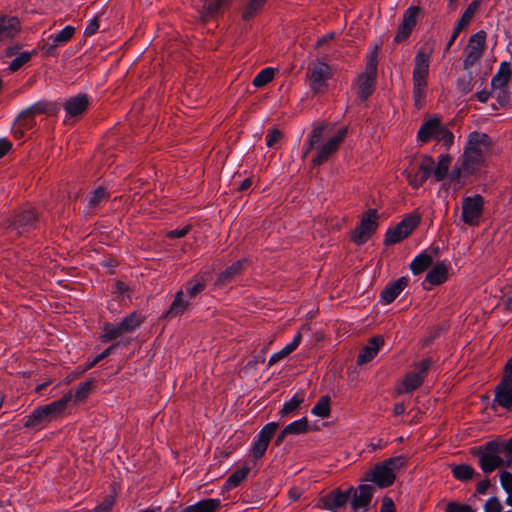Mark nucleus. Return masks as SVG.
I'll use <instances>...</instances> for the list:
<instances>
[{
	"mask_svg": "<svg viewBox=\"0 0 512 512\" xmlns=\"http://www.w3.org/2000/svg\"><path fill=\"white\" fill-rule=\"evenodd\" d=\"M489 147L487 134L472 132L467 141L460 164L451 172V180L456 181L463 175H472L477 172L484 162V153Z\"/></svg>",
	"mask_w": 512,
	"mask_h": 512,
	"instance_id": "1",
	"label": "nucleus"
},
{
	"mask_svg": "<svg viewBox=\"0 0 512 512\" xmlns=\"http://www.w3.org/2000/svg\"><path fill=\"white\" fill-rule=\"evenodd\" d=\"M72 400V392L65 394L59 400L50 404L37 407L24 423V427L33 428L40 425L50 423L59 418L67 409L69 402Z\"/></svg>",
	"mask_w": 512,
	"mask_h": 512,
	"instance_id": "2",
	"label": "nucleus"
},
{
	"mask_svg": "<svg viewBox=\"0 0 512 512\" xmlns=\"http://www.w3.org/2000/svg\"><path fill=\"white\" fill-rule=\"evenodd\" d=\"M430 53L419 50L414 59L413 69V98L417 108H421L427 91Z\"/></svg>",
	"mask_w": 512,
	"mask_h": 512,
	"instance_id": "3",
	"label": "nucleus"
},
{
	"mask_svg": "<svg viewBox=\"0 0 512 512\" xmlns=\"http://www.w3.org/2000/svg\"><path fill=\"white\" fill-rule=\"evenodd\" d=\"M379 46L375 45L367 56L365 71L358 75L356 80L357 95L362 101L367 100L375 89L378 66Z\"/></svg>",
	"mask_w": 512,
	"mask_h": 512,
	"instance_id": "4",
	"label": "nucleus"
},
{
	"mask_svg": "<svg viewBox=\"0 0 512 512\" xmlns=\"http://www.w3.org/2000/svg\"><path fill=\"white\" fill-rule=\"evenodd\" d=\"M433 364L430 357L424 358L413 366V370L406 373L403 379L397 384L396 392L398 394L411 393L419 388L424 382L425 377Z\"/></svg>",
	"mask_w": 512,
	"mask_h": 512,
	"instance_id": "5",
	"label": "nucleus"
},
{
	"mask_svg": "<svg viewBox=\"0 0 512 512\" xmlns=\"http://www.w3.org/2000/svg\"><path fill=\"white\" fill-rule=\"evenodd\" d=\"M414 159H410V165L404 170V175L411 187L418 189L421 187L429 176L432 174L434 168V160L429 155L421 157L420 163L417 167L413 166Z\"/></svg>",
	"mask_w": 512,
	"mask_h": 512,
	"instance_id": "6",
	"label": "nucleus"
},
{
	"mask_svg": "<svg viewBox=\"0 0 512 512\" xmlns=\"http://www.w3.org/2000/svg\"><path fill=\"white\" fill-rule=\"evenodd\" d=\"M332 76V70L328 64L323 61L312 63L307 72L309 87L312 92L319 94L324 93L327 89V81Z\"/></svg>",
	"mask_w": 512,
	"mask_h": 512,
	"instance_id": "7",
	"label": "nucleus"
},
{
	"mask_svg": "<svg viewBox=\"0 0 512 512\" xmlns=\"http://www.w3.org/2000/svg\"><path fill=\"white\" fill-rule=\"evenodd\" d=\"M419 223V215H408L396 226L387 230L384 244L389 246L401 242L412 233Z\"/></svg>",
	"mask_w": 512,
	"mask_h": 512,
	"instance_id": "8",
	"label": "nucleus"
},
{
	"mask_svg": "<svg viewBox=\"0 0 512 512\" xmlns=\"http://www.w3.org/2000/svg\"><path fill=\"white\" fill-rule=\"evenodd\" d=\"M378 215L375 209H369L362 217L359 225L354 229L351 239L357 245L368 241L378 227Z\"/></svg>",
	"mask_w": 512,
	"mask_h": 512,
	"instance_id": "9",
	"label": "nucleus"
},
{
	"mask_svg": "<svg viewBox=\"0 0 512 512\" xmlns=\"http://www.w3.org/2000/svg\"><path fill=\"white\" fill-rule=\"evenodd\" d=\"M485 43V31H479L469 38L468 44L464 49L465 58L463 61V67L465 70L470 69L480 60L484 52Z\"/></svg>",
	"mask_w": 512,
	"mask_h": 512,
	"instance_id": "10",
	"label": "nucleus"
},
{
	"mask_svg": "<svg viewBox=\"0 0 512 512\" xmlns=\"http://www.w3.org/2000/svg\"><path fill=\"white\" fill-rule=\"evenodd\" d=\"M484 199L477 194L473 197H465L462 201V220L465 224L476 226L483 213Z\"/></svg>",
	"mask_w": 512,
	"mask_h": 512,
	"instance_id": "11",
	"label": "nucleus"
},
{
	"mask_svg": "<svg viewBox=\"0 0 512 512\" xmlns=\"http://www.w3.org/2000/svg\"><path fill=\"white\" fill-rule=\"evenodd\" d=\"M37 214L33 209L18 213L8 227V232L14 236H21L35 227Z\"/></svg>",
	"mask_w": 512,
	"mask_h": 512,
	"instance_id": "12",
	"label": "nucleus"
},
{
	"mask_svg": "<svg viewBox=\"0 0 512 512\" xmlns=\"http://www.w3.org/2000/svg\"><path fill=\"white\" fill-rule=\"evenodd\" d=\"M347 132L348 129L346 127L342 128L334 137L330 138L325 144H323L318 150L317 155L312 160V163L314 165H322L328 161L330 156H332L339 149L347 135Z\"/></svg>",
	"mask_w": 512,
	"mask_h": 512,
	"instance_id": "13",
	"label": "nucleus"
},
{
	"mask_svg": "<svg viewBox=\"0 0 512 512\" xmlns=\"http://www.w3.org/2000/svg\"><path fill=\"white\" fill-rule=\"evenodd\" d=\"M278 429L276 422L266 424L258 434L257 440L251 448V455L255 460L261 459L268 448V445Z\"/></svg>",
	"mask_w": 512,
	"mask_h": 512,
	"instance_id": "14",
	"label": "nucleus"
},
{
	"mask_svg": "<svg viewBox=\"0 0 512 512\" xmlns=\"http://www.w3.org/2000/svg\"><path fill=\"white\" fill-rule=\"evenodd\" d=\"M420 13V7L419 6H412L408 8L402 19V23L398 27V31L395 35L394 41L396 43H401L405 41L411 34L413 28L416 25L417 17Z\"/></svg>",
	"mask_w": 512,
	"mask_h": 512,
	"instance_id": "15",
	"label": "nucleus"
},
{
	"mask_svg": "<svg viewBox=\"0 0 512 512\" xmlns=\"http://www.w3.org/2000/svg\"><path fill=\"white\" fill-rule=\"evenodd\" d=\"M395 479V473H392L391 468H388L383 462L376 464L366 477V480L372 481L380 488L391 486Z\"/></svg>",
	"mask_w": 512,
	"mask_h": 512,
	"instance_id": "16",
	"label": "nucleus"
},
{
	"mask_svg": "<svg viewBox=\"0 0 512 512\" xmlns=\"http://www.w3.org/2000/svg\"><path fill=\"white\" fill-rule=\"evenodd\" d=\"M351 493L352 488L346 492H342L339 489H336L327 495L322 496L320 501L323 505V508L336 511L337 509L342 508L348 502Z\"/></svg>",
	"mask_w": 512,
	"mask_h": 512,
	"instance_id": "17",
	"label": "nucleus"
},
{
	"mask_svg": "<svg viewBox=\"0 0 512 512\" xmlns=\"http://www.w3.org/2000/svg\"><path fill=\"white\" fill-rule=\"evenodd\" d=\"M443 127L444 125H442L440 118L432 117L421 125L417 138L423 143L431 139H437Z\"/></svg>",
	"mask_w": 512,
	"mask_h": 512,
	"instance_id": "18",
	"label": "nucleus"
},
{
	"mask_svg": "<svg viewBox=\"0 0 512 512\" xmlns=\"http://www.w3.org/2000/svg\"><path fill=\"white\" fill-rule=\"evenodd\" d=\"M506 370H512V358L506 364ZM499 405L510 407L512 405V378H504L496 389V399Z\"/></svg>",
	"mask_w": 512,
	"mask_h": 512,
	"instance_id": "19",
	"label": "nucleus"
},
{
	"mask_svg": "<svg viewBox=\"0 0 512 512\" xmlns=\"http://www.w3.org/2000/svg\"><path fill=\"white\" fill-rule=\"evenodd\" d=\"M481 4V0H474L469 7L465 10L461 18L459 19L456 27L454 28V31L450 37V40L448 41L445 51H448L456 38L458 37L459 33L470 23L472 20L475 12L479 8Z\"/></svg>",
	"mask_w": 512,
	"mask_h": 512,
	"instance_id": "20",
	"label": "nucleus"
},
{
	"mask_svg": "<svg viewBox=\"0 0 512 512\" xmlns=\"http://www.w3.org/2000/svg\"><path fill=\"white\" fill-rule=\"evenodd\" d=\"M21 30L20 21L16 17H0V42L8 41L18 35Z\"/></svg>",
	"mask_w": 512,
	"mask_h": 512,
	"instance_id": "21",
	"label": "nucleus"
},
{
	"mask_svg": "<svg viewBox=\"0 0 512 512\" xmlns=\"http://www.w3.org/2000/svg\"><path fill=\"white\" fill-rule=\"evenodd\" d=\"M384 344V339L381 336L372 337L368 344L363 347L357 357V364L363 365L371 361L378 353L379 348Z\"/></svg>",
	"mask_w": 512,
	"mask_h": 512,
	"instance_id": "22",
	"label": "nucleus"
},
{
	"mask_svg": "<svg viewBox=\"0 0 512 512\" xmlns=\"http://www.w3.org/2000/svg\"><path fill=\"white\" fill-rule=\"evenodd\" d=\"M353 499H352V507L357 510L361 508H366L371 502L373 495V487L369 484H363L358 487V490H354Z\"/></svg>",
	"mask_w": 512,
	"mask_h": 512,
	"instance_id": "23",
	"label": "nucleus"
},
{
	"mask_svg": "<svg viewBox=\"0 0 512 512\" xmlns=\"http://www.w3.org/2000/svg\"><path fill=\"white\" fill-rule=\"evenodd\" d=\"M89 105L88 98L85 94H79L68 99L64 105L65 111L71 117H75L84 113Z\"/></svg>",
	"mask_w": 512,
	"mask_h": 512,
	"instance_id": "24",
	"label": "nucleus"
},
{
	"mask_svg": "<svg viewBox=\"0 0 512 512\" xmlns=\"http://www.w3.org/2000/svg\"><path fill=\"white\" fill-rule=\"evenodd\" d=\"M408 285V279L401 277L395 282L388 284L381 292V298L386 304L392 303Z\"/></svg>",
	"mask_w": 512,
	"mask_h": 512,
	"instance_id": "25",
	"label": "nucleus"
},
{
	"mask_svg": "<svg viewBox=\"0 0 512 512\" xmlns=\"http://www.w3.org/2000/svg\"><path fill=\"white\" fill-rule=\"evenodd\" d=\"M246 262L247 261L245 259L234 262L231 266H229L219 274L215 281V285L224 286L227 283L231 282L236 276L241 274Z\"/></svg>",
	"mask_w": 512,
	"mask_h": 512,
	"instance_id": "26",
	"label": "nucleus"
},
{
	"mask_svg": "<svg viewBox=\"0 0 512 512\" xmlns=\"http://www.w3.org/2000/svg\"><path fill=\"white\" fill-rule=\"evenodd\" d=\"M512 77V69L509 63H501L498 72L492 77L491 86L493 91L498 88H507Z\"/></svg>",
	"mask_w": 512,
	"mask_h": 512,
	"instance_id": "27",
	"label": "nucleus"
},
{
	"mask_svg": "<svg viewBox=\"0 0 512 512\" xmlns=\"http://www.w3.org/2000/svg\"><path fill=\"white\" fill-rule=\"evenodd\" d=\"M183 291L179 290L175 294V298L173 302L171 303L170 308L166 313L164 314L163 318L165 319H172L178 316H181L185 311L189 308V302L184 300L183 298Z\"/></svg>",
	"mask_w": 512,
	"mask_h": 512,
	"instance_id": "28",
	"label": "nucleus"
},
{
	"mask_svg": "<svg viewBox=\"0 0 512 512\" xmlns=\"http://www.w3.org/2000/svg\"><path fill=\"white\" fill-rule=\"evenodd\" d=\"M220 506L219 499L208 498L185 507L181 512H217Z\"/></svg>",
	"mask_w": 512,
	"mask_h": 512,
	"instance_id": "29",
	"label": "nucleus"
},
{
	"mask_svg": "<svg viewBox=\"0 0 512 512\" xmlns=\"http://www.w3.org/2000/svg\"><path fill=\"white\" fill-rule=\"evenodd\" d=\"M210 278L209 273L197 274L194 278L186 284V291L190 298L196 297L199 293H201Z\"/></svg>",
	"mask_w": 512,
	"mask_h": 512,
	"instance_id": "30",
	"label": "nucleus"
},
{
	"mask_svg": "<svg viewBox=\"0 0 512 512\" xmlns=\"http://www.w3.org/2000/svg\"><path fill=\"white\" fill-rule=\"evenodd\" d=\"M479 458V465L484 473H491L497 468L503 466L504 461L500 456H490L485 454L474 453Z\"/></svg>",
	"mask_w": 512,
	"mask_h": 512,
	"instance_id": "31",
	"label": "nucleus"
},
{
	"mask_svg": "<svg viewBox=\"0 0 512 512\" xmlns=\"http://www.w3.org/2000/svg\"><path fill=\"white\" fill-rule=\"evenodd\" d=\"M448 277L447 265L443 262L437 263L426 275V281L431 285H439Z\"/></svg>",
	"mask_w": 512,
	"mask_h": 512,
	"instance_id": "32",
	"label": "nucleus"
},
{
	"mask_svg": "<svg viewBox=\"0 0 512 512\" xmlns=\"http://www.w3.org/2000/svg\"><path fill=\"white\" fill-rule=\"evenodd\" d=\"M301 340H302L301 332H298L290 344L286 345L281 351L274 353L270 357L268 365L272 366L275 363H277L279 360H281V359L287 357L289 354H291L299 346V344L301 343Z\"/></svg>",
	"mask_w": 512,
	"mask_h": 512,
	"instance_id": "33",
	"label": "nucleus"
},
{
	"mask_svg": "<svg viewBox=\"0 0 512 512\" xmlns=\"http://www.w3.org/2000/svg\"><path fill=\"white\" fill-rule=\"evenodd\" d=\"M452 157L449 154L440 155L437 165H434L432 174L436 181H442L448 174Z\"/></svg>",
	"mask_w": 512,
	"mask_h": 512,
	"instance_id": "34",
	"label": "nucleus"
},
{
	"mask_svg": "<svg viewBox=\"0 0 512 512\" xmlns=\"http://www.w3.org/2000/svg\"><path fill=\"white\" fill-rule=\"evenodd\" d=\"M433 263V257L426 252L418 255L411 263L410 269L411 271L418 275L424 272L426 269L430 267Z\"/></svg>",
	"mask_w": 512,
	"mask_h": 512,
	"instance_id": "35",
	"label": "nucleus"
},
{
	"mask_svg": "<svg viewBox=\"0 0 512 512\" xmlns=\"http://www.w3.org/2000/svg\"><path fill=\"white\" fill-rule=\"evenodd\" d=\"M226 4V0H205L201 18L207 21L209 18L216 15L221 7Z\"/></svg>",
	"mask_w": 512,
	"mask_h": 512,
	"instance_id": "36",
	"label": "nucleus"
},
{
	"mask_svg": "<svg viewBox=\"0 0 512 512\" xmlns=\"http://www.w3.org/2000/svg\"><path fill=\"white\" fill-rule=\"evenodd\" d=\"M453 476L459 481H469L473 478L475 471L468 464H458L451 466Z\"/></svg>",
	"mask_w": 512,
	"mask_h": 512,
	"instance_id": "37",
	"label": "nucleus"
},
{
	"mask_svg": "<svg viewBox=\"0 0 512 512\" xmlns=\"http://www.w3.org/2000/svg\"><path fill=\"white\" fill-rule=\"evenodd\" d=\"M505 444H502L498 441H489L485 443L483 446H480L474 450L473 453L499 456L502 450H504Z\"/></svg>",
	"mask_w": 512,
	"mask_h": 512,
	"instance_id": "38",
	"label": "nucleus"
},
{
	"mask_svg": "<svg viewBox=\"0 0 512 512\" xmlns=\"http://www.w3.org/2000/svg\"><path fill=\"white\" fill-rule=\"evenodd\" d=\"M142 321L143 318L141 315L137 313H131L121 321L120 330L122 329L126 333L132 332L141 325Z\"/></svg>",
	"mask_w": 512,
	"mask_h": 512,
	"instance_id": "39",
	"label": "nucleus"
},
{
	"mask_svg": "<svg viewBox=\"0 0 512 512\" xmlns=\"http://www.w3.org/2000/svg\"><path fill=\"white\" fill-rule=\"evenodd\" d=\"M250 468L244 466L234 471L226 480V488L231 489L237 487L248 475Z\"/></svg>",
	"mask_w": 512,
	"mask_h": 512,
	"instance_id": "40",
	"label": "nucleus"
},
{
	"mask_svg": "<svg viewBox=\"0 0 512 512\" xmlns=\"http://www.w3.org/2000/svg\"><path fill=\"white\" fill-rule=\"evenodd\" d=\"M49 111V103L46 101H39L27 109L22 111V116L25 118H35L37 115L45 114Z\"/></svg>",
	"mask_w": 512,
	"mask_h": 512,
	"instance_id": "41",
	"label": "nucleus"
},
{
	"mask_svg": "<svg viewBox=\"0 0 512 512\" xmlns=\"http://www.w3.org/2000/svg\"><path fill=\"white\" fill-rule=\"evenodd\" d=\"M311 412L312 414L321 418L328 417L331 412L329 396H322L315 404V406L312 408Z\"/></svg>",
	"mask_w": 512,
	"mask_h": 512,
	"instance_id": "42",
	"label": "nucleus"
},
{
	"mask_svg": "<svg viewBox=\"0 0 512 512\" xmlns=\"http://www.w3.org/2000/svg\"><path fill=\"white\" fill-rule=\"evenodd\" d=\"M93 385H94L93 380H88L86 382L81 383L77 387L75 394L74 395L72 394V399L74 400V403L77 404V403L84 401L88 397V395L91 393V391L93 389Z\"/></svg>",
	"mask_w": 512,
	"mask_h": 512,
	"instance_id": "43",
	"label": "nucleus"
},
{
	"mask_svg": "<svg viewBox=\"0 0 512 512\" xmlns=\"http://www.w3.org/2000/svg\"><path fill=\"white\" fill-rule=\"evenodd\" d=\"M267 0H249L242 12V18L249 20L254 17L264 6Z\"/></svg>",
	"mask_w": 512,
	"mask_h": 512,
	"instance_id": "44",
	"label": "nucleus"
},
{
	"mask_svg": "<svg viewBox=\"0 0 512 512\" xmlns=\"http://www.w3.org/2000/svg\"><path fill=\"white\" fill-rule=\"evenodd\" d=\"M308 427V420L307 418L303 417L287 425L284 428V433H288L289 435L303 434L308 431Z\"/></svg>",
	"mask_w": 512,
	"mask_h": 512,
	"instance_id": "45",
	"label": "nucleus"
},
{
	"mask_svg": "<svg viewBox=\"0 0 512 512\" xmlns=\"http://www.w3.org/2000/svg\"><path fill=\"white\" fill-rule=\"evenodd\" d=\"M304 397L302 394L297 393L295 394L292 399L288 402H286L283 406V408L280 410V415L282 417H285L294 411H296L300 405L303 403Z\"/></svg>",
	"mask_w": 512,
	"mask_h": 512,
	"instance_id": "46",
	"label": "nucleus"
},
{
	"mask_svg": "<svg viewBox=\"0 0 512 512\" xmlns=\"http://www.w3.org/2000/svg\"><path fill=\"white\" fill-rule=\"evenodd\" d=\"M103 330H104V333L101 336V339L103 342L112 341V340L126 334V332H124V330H122V329L120 330V323L117 326H113L110 323H106L103 327Z\"/></svg>",
	"mask_w": 512,
	"mask_h": 512,
	"instance_id": "47",
	"label": "nucleus"
},
{
	"mask_svg": "<svg viewBox=\"0 0 512 512\" xmlns=\"http://www.w3.org/2000/svg\"><path fill=\"white\" fill-rule=\"evenodd\" d=\"M274 75L275 70L273 68H265L253 79V85L255 87H263L273 80Z\"/></svg>",
	"mask_w": 512,
	"mask_h": 512,
	"instance_id": "48",
	"label": "nucleus"
},
{
	"mask_svg": "<svg viewBox=\"0 0 512 512\" xmlns=\"http://www.w3.org/2000/svg\"><path fill=\"white\" fill-rule=\"evenodd\" d=\"M75 28L72 26H66L53 38L54 45H63L67 43L74 35Z\"/></svg>",
	"mask_w": 512,
	"mask_h": 512,
	"instance_id": "49",
	"label": "nucleus"
},
{
	"mask_svg": "<svg viewBox=\"0 0 512 512\" xmlns=\"http://www.w3.org/2000/svg\"><path fill=\"white\" fill-rule=\"evenodd\" d=\"M383 463L388 466V468H391V472L395 473V471L400 470L407 464V458L403 455H399L396 457H391L389 459H386L383 461Z\"/></svg>",
	"mask_w": 512,
	"mask_h": 512,
	"instance_id": "50",
	"label": "nucleus"
},
{
	"mask_svg": "<svg viewBox=\"0 0 512 512\" xmlns=\"http://www.w3.org/2000/svg\"><path fill=\"white\" fill-rule=\"evenodd\" d=\"M31 56L32 53L30 52H22L10 63L9 69L12 72L19 70L24 64L30 61Z\"/></svg>",
	"mask_w": 512,
	"mask_h": 512,
	"instance_id": "51",
	"label": "nucleus"
},
{
	"mask_svg": "<svg viewBox=\"0 0 512 512\" xmlns=\"http://www.w3.org/2000/svg\"><path fill=\"white\" fill-rule=\"evenodd\" d=\"M107 198V191L104 188L99 187L93 192V195L89 200V205L90 207H96L101 201L106 200Z\"/></svg>",
	"mask_w": 512,
	"mask_h": 512,
	"instance_id": "52",
	"label": "nucleus"
},
{
	"mask_svg": "<svg viewBox=\"0 0 512 512\" xmlns=\"http://www.w3.org/2000/svg\"><path fill=\"white\" fill-rule=\"evenodd\" d=\"M472 81L473 77L471 73H468L458 80L457 87L463 94H467L472 90Z\"/></svg>",
	"mask_w": 512,
	"mask_h": 512,
	"instance_id": "53",
	"label": "nucleus"
},
{
	"mask_svg": "<svg viewBox=\"0 0 512 512\" xmlns=\"http://www.w3.org/2000/svg\"><path fill=\"white\" fill-rule=\"evenodd\" d=\"M326 128L327 125L322 123L313 129L309 138L311 140V146H315L321 140Z\"/></svg>",
	"mask_w": 512,
	"mask_h": 512,
	"instance_id": "54",
	"label": "nucleus"
},
{
	"mask_svg": "<svg viewBox=\"0 0 512 512\" xmlns=\"http://www.w3.org/2000/svg\"><path fill=\"white\" fill-rule=\"evenodd\" d=\"M492 93H496V98L501 107H504L510 102V94L507 88H498L497 91H493Z\"/></svg>",
	"mask_w": 512,
	"mask_h": 512,
	"instance_id": "55",
	"label": "nucleus"
},
{
	"mask_svg": "<svg viewBox=\"0 0 512 512\" xmlns=\"http://www.w3.org/2000/svg\"><path fill=\"white\" fill-rule=\"evenodd\" d=\"M436 140L442 142L446 147H450L453 144L454 136L453 133L444 126Z\"/></svg>",
	"mask_w": 512,
	"mask_h": 512,
	"instance_id": "56",
	"label": "nucleus"
},
{
	"mask_svg": "<svg viewBox=\"0 0 512 512\" xmlns=\"http://www.w3.org/2000/svg\"><path fill=\"white\" fill-rule=\"evenodd\" d=\"M114 496H107L94 510V512H111L114 506Z\"/></svg>",
	"mask_w": 512,
	"mask_h": 512,
	"instance_id": "57",
	"label": "nucleus"
},
{
	"mask_svg": "<svg viewBox=\"0 0 512 512\" xmlns=\"http://www.w3.org/2000/svg\"><path fill=\"white\" fill-rule=\"evenodd\" d=\"M446 512H472V508L467 504L452 501L447 504Z\"/></svg>",
	"mask_w": 512,
	"mask_h": 512,
	"instance_id": "58",
	"label": "nucleus"
},
{
	"mask_svg": "<svg viewBox=\"0 0 512 512\" xmlns=\"http://www.w3.org/2000/svg\"><path fill=\"white\" fill-rule=\"evenodd\" d=\"M484 510L485 512H501L502 504L497 497H491L487 500Z\"/></svg>",
	"mask_w": 512,
	"mask_h": 512,
	"instance_id": "59",
	"label": "nucleus"
},
{
	"mask_svg": "<svg viewBox=\"0 0 512 512\" xmlns=\"http://www.w3.org/2000/svg\"><path fill=\"white\" fill-rule=\"evenodd\" d=\"M118 345V343L113 344L109 346L107 349H105L102 353H100L91 363H89L86 367V369H91L94 367L98 362L109 356L112 351L115 349V347Z\"/></svg>",
	"mask_w": 512,
	"mask_h": 512,
	"instance_id": "60",
	"label": "nucleus"
},
{
	"mask_svg": "<svg viewBox=\"0 0 512 512\" xmlns=\"http://www.w3.org/2000/svg\"><path fill=\"white\" fill-rule=\"evenodd\" d=\"M16 125L23 129H31L35 125L34 118H25L22 116V112L19 114L16 119Z\"/></svg>",
	"mask_w": 512,
	"mask_h": 512,
	"instance_id": "61",
	"label": "nucleus"
},
{
	"mask_svg": "<svg viewBox=\"0 0 512 512\" xmlns=\"http://www.w3.org/2000/svg\"><path fill=\"white\" fill-rule=\"evenodd\" d=\"M500 482L503 489L508 493L512 492V474L509 472H503L500 476Z\"/></svg>",
	"mask_w": 512,
	"mask_h": 512,
	"instance_id": "62",
	"label": "nucleus"
},
{
	"mask_svg": "<svg viewBox=\"0 0 512 512\" xmlns=\"http://www.w3.org/2000/svg\"><path fill=\"white\" fill-rule=\"evenodd\" d=\"M282 138V132L274 128L268 135H267V146L272 147L275 143H277Z\"/></svg>",
	"mask_w": 512,
	"mask_h": 512,
	"instance_id": "63",
	"label": "nucleus"
},
{
	"mask_svg": "<svg viewBox=\"0 0 512 512\" xmlns=\"http://www.w3.org/2000/svg\"><path fill=\"white\" fill-rule=\"evenodd\" d=\"M380 512H396L394 502L391 498L385 497L383 499Z\"/></svg>",
	"mask_w": 512,
	"mask_h": 512,
	"instance_id": "64",
	"label": "nucleus"
}]
</instances>
